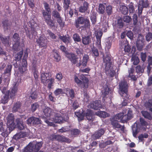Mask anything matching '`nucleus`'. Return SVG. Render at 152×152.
<instances>
[{
    "instance_id": "1",
    "label": "nucleus",
    "mask_w": 152,
    "mask_h": 152,
    "mask_svg": "<svg viewBox=\"0 0 152 152\" xmlns=\"http://www.w3.org/2000/svg\"><path fill=\"white\" fill-rule=\"evenodd\" d=\"M103 64L106 73L109 74L111 77H114L115 74V66L113 64L111 58H103Z\"/></svg>"
},
{
    "instance_id": "2",
    "label": "nucleus",
    "mask_w": 152,
    "mask_h": 152,
    "mask_svg": "<svg viewBox=\"0 0 152 152\" xmlns=\"http://www.w3.org/2000/svg\"><path fill=\"white\" fill-rule=\"evenodd\" d=\"M22 58H15V61L16 62L13 64L15 67L17 68L18 67V70L20 72L23 74L27 71V58H23L21 61Z\"/></svg>"
},
{
    "instance_id": "3",
    "label": "nucleus",
    "mask_w": 152,
    "mask_h": 152,
    "mask_svg": "<svg viewBox=\"0 0 152 152\" xmlns=\"http://www.w3.org/2000/svg\"><path fill=\"white\" fill-rule=\"evenodd\" d=\"M75 26L77 28H89L90 27V21L88 18L79 17L75 21Z\"/></svg>"
},
{
    "instance_id": "4",
    "label": "nucleus",
    "mask_w": 152,
    "mask_h": 152,
    "mask_svg": "<svg viewBox=\"0 0 152 152\" xmlns=\"http://www.w3.org/2000/svg\"><path fill=\"white\" fill-rule=\"evenodd\" d=\"M29 24L31 25V29L26 32L27 36L30 39H32L37 34V32L36 31V29L34 26H35V25L36 24V23L34 22L33 20H32L29 22Z\"/></svg>"
},
{
    "instance_id": "5",
    "label": "nucleus",
    "mask_w": 152,
    "mask_h": 152,
    "mask_svg": "<svg viewBox=\"0 0 152 152\" xmlns=\"http://www.w3.org/2000/svg\"><path fill=\"white\" fill-rule=\"evenodd\" d=\"M145 39L143 36L141 34H139L135 44L138 50L141 51L143 50L145 45Z\"/></svg>"
},
{
    "instance_id": "6",
    "label": "nucleus",
    "mask_w": 152,
    "mask_h": 152,
    "mask_svg": "<svg viewBox=\"0 0 152 152\" xmlns=\"http://www.w3.org/2000/svg\"><path fill=\"white\" fill-rule=\"evenodd\" d=\"M52 17L56 19L57 22L61 27H64L65 26V22L63 18L61 16L59 12L56 10H53L52 13Z\"/></svg>"
},
{
    "instance_id": "7",
    "label": "nucleus",
    "mask_w": 152,
    "mask_h": 152,
    "mask_svg": "<svg viewBox=\"0 0 152 152\" xmlns=\"http://www.w3.org/2000/svg\"><path fill=\"white\" fill-rule=\"evenodd\" d=\"M7 120V127L10 132L12 131L15 126L14 122L15 118L13 114L12 113H10L8 115Z\"/></svg>"
},
{
    "instance_id": "8",
    "label": "nucleus",
    "mask_w": 152,
    "mask_h": 152,
    "mask_svg": "<svg viewBox=\"0 0 152 152\" xmlns=\"http://www.w3.org/2000/svg\"><path fill=\"white\" fill-rule=\"evenodd\" d=\"M50 139L52 140H56L59 142L69 143L71 141L69 138H66L63 135L52 134L50 135Z\"/></svg>"
},
{
    "instance_id": "9",
    "label": "nucleus",
    "mask_w": 152,
    "mask_h": 152,
    "mask_svg": "<svg viewBox=\"0 0 152 152\" xmlns=\"http://www.w3.org/2000/svg\"><path fill=\"white\" fill-rule=\"evenodd\" d=\"M41 121L39 118L32 116L28 118L26 120L27 124L30 125L37 126L41 124Z\"/></svg>"
},
{
    "instance_id": "10",
    "label": "nucleus",
    "mask_w": 152,
    "mask_h": 152,
    "mask_svg": "<svg viewBox=\"0 0 152 152\" xmlns=\"http://www.w3.org/2000/svg\"><path fill=\"white\" fill-rule=\"evenodd\" d=\"M79 78L83 81L82 84L80 86L81 89L87 88L88 87L89 80L83 74H81L78 76Z\"/></svg>"
},
{
    "instance_id": "11",
    "label": "nucleus",
    "mask_w": 152,
    "mask_h": 152,
    "mask_svg": "<svg viewBox=\"0 0 152 152\" xmlns=\"http://www.w3.org/2000/svg\"><path fill=\"white\" fill-rule=\"evenodd\" d=\"M30 144V151L32 152H38L40 149L41 147L42 146V142H37L35 144L31 143Z\"/></svg>"
},
{
    "instance_id": "12",
    "label": "nucleus",
    "mask_w": 152,
    "mask_h": 152,
    "mask_svg": "<svg viewBox=\"0 0 152 152\" xmlns=\"http://www.w3.org/2000/svg\"><path fill=\"white\" fill-rule=\"evenodd\" d=\"M103 34V32L101 30H99L95 33V37L96 39V45L99 49L102 48L101 39Z\"/></svg>"
},
{
    "instance_id": "13",
    "label": "nucleus",
    "mask_w": 152,
    "mask_h": 152,
    "mask_svg": "<svg viewBox=\"0 0 152 152\" xmlns=\"http://www.w3.org/2000/svg\"><path fill=\"white\" fill-rule=\"evenodd\" d=\"M88 107L90 108L95 110H97L99 108H101L102 106L101 104L100 101L96 100L91 102L88 105Z\"/></svg>"
},
{
    "instance_id": "14",
    "label": "nucleus",
    "mask_w": 152,
    "mask_h": 152,
    "mask_svg": "<svg viewBox=\"0 0 152 152\" xmlns=\"http://www.w3.org/2000/svg\"><path fill=\"white\" fill-rule=\"evenodd\" d=\"M52 76L50 72L42 73L41 75V83L45 85L47 84V81L50 79Z\"/></svg>"
},
{
    "instance_id": "15",
    "label": "nucleus",
    "mask_w": 152,
    "mask_h": 152,
    "mask_svg": "<svg viewBox=\"0 0 152 152\" xmlns=\"http://www.w3.org/2000/svg\"><path fill=\"white\" fill-rule=\"evenodd\" d=\"M59 49L64 53L66 56L69 57H75V54L72 52L69 53L68 51V49L64 45H61L60 46Z\"/></svg>"
},
{
    "instance_id": "16",
    "label": "nucleus",
    "mask_w": 152,
    "mask_h": 152,
    "mask_svg": "<svg viewBox=\"0 0 152 152\" xmlns=\"http://www.w3.org/2000/svg\"><path fill=\"white\" fill-rule=\"evenodd\" d=\"M0 131L2 132L1 134L3 137H6L8 136L9 133L7 127L1 122H0Z\"/></svg>"
},
{
    "instance_id": "17",
    "label": "nucleus",
    "mask_w": 152,
    "mask_h": 152,
    "mask_svg": "<svg viewBox=\"0 0 152 152\" xmlns=\"http://www.w3.org/2000/svg\"><path fill=\"white\" fill-rule=\"evenodd\" d=\"M35 60H36V58H34ZM36 61L33 62L32 63V71L33 73V75L35 80H37L39 76L38 72L37 69V66L36 65Z\"/></svg>"
},
{
    "instance_id": "18",
    "label": "nucleus",
    "mask_w": 152,
    "mask_h": 152,
    "mask_svg": "<svg viewBox=\"0 0 152 152\" xmlns=\"http://www.w3.org/2000/svg\"><path fill=\"white\" fill-rule=\"evenodd\" d=\"M45 37L44 35H41L37 40V42L40 47H44L46 46V44L45 42Z\"/></svg>"
},
{
    "instance_id": "19",
    "label": "nucleus",
    "mask_w": 152,
    "mask_h": 152,
    "mask_svg": "<svg viewBox=\"0 0 152 152\" xmlns=\"http://www.w3.org/2000/svg\"><path fill=\"white\" fill-rule=\"evenodd\" d=\"M105 131V130L103 129H101L98 130L94 134V137L95 139H99L104 134Z\"/></svg>"
},
{
    "instance_id": "20",
    "label": "nucleus",
    "mask_w": 152,
    "mask_h": 152,
    "mask_svg": "<svg viewBox=\"0 0 152 152\" xmlns=\"http://www.w3.org/2000/svg\"><path fill=\"white\" fill-rule=\"evenodd\" d=\"M16 128L19 130H22L24 129L25 126L23 124V122L20 118H17L16 120Z\"/></svg>"
},
{
    "instance_id": "21",
    "label": "nucleus",
    "mask_w": 152,
    "mask_h": 152,
    "mask_svg": "<svg viewBox=\"0 0 152 152\" xmlns=\"http://www.w3.org/2000/svg\"><path fill=\"white\" fill-rule=\"evenodd\" d=\"M0 38L2 43L5 46H9L11 44L10 37L9 36L5 37H1L0 36Z\"/></svg>"
},
{
    "instance_id": "22",
    "label": "nucleus",
    "mask_w": 152,
    "mask_h": 152,
    "mask_svg": "<svg viewBox=\"0 0 152 152\" xmlns=\"http://www.w3.org/2000/svg\"><path fill=\"white\" fill-rule=\"evenodd\" d=\"M63 115V114L60 113H56L54 118L55 122L58 123H62L64 120Z\"/></svg>"
},
{
    "instance_id": "23",
    "label": "nucleus",
    "mask_w": 152,
    "mask_h": 152,
    "mask_svg": "<svg viewBox=\"0 0 152 152\" xmlns=\"http://www.w3.org/2000/svg\"><path fill=\"white\" fill-rule=\"evenodd\" d=\"M89 58H83L81 60V58H79L80 59L79 60L80 61L79 63H77L76 64V66L80 67L81 66H82L83 67L86 66L88 60Z\"/></svg>"
},
{
    "instance_id": "24",
    "label": "nucleus",
    "mask_w": 152,
    "mask_h": 152,
    "mask_svg": "<svg viewBox=\"0 0 152 152\" xmlns=\"http://www.w3.org/2000/svg\"><path fill=\"white\" fill-rule=\"evenodd\" d=\"M119 86L120 92L128 91V86L126 82L125 81L121 82L119 84Z\"/></svg>"
},
{
    "instance_id": "25",
    "label": "nucleus",
    "mask_w": 152,
    "mask_h": 152,
    "mask_svg": "<svg viewBox=\"0 0 152 152\" xmlns=\"http://www.w3.org/2000/svg\"><path fill=\"white\" fill-rule=\"evenodd\" d=\"M82 42L84 45H88L91 42L90 36L89 35L84 36L82 38Z\"/></svg>"
},
{
    "instance_id": "26",
    "label": "nucleus",
    "mask_w": 152,
    "mask_h": 152,
    "mask_svg": "<svg viewBox=\"0 0 152 152\" xmlns=\"http://www.w3.org/2000/svg\"><path fill=\"white\" fill-rule=\"evenodd\" d=\"M111 124L114 128H121V131H124L125 128L124 126H121L118 123V121L116 120L113 121L111 122Z\"/></svg>"
},
{
    "instance_id": "27",
    "label": "nucleus",
    "mask_w": 152,
    "mask_h": 152,
    "mask_svg": "<svg viewBox=\"0 0 152 152\" xmlns=\"http://www.w3.org/2000/svg\"><path fill=\"white\" fill-rule=\"evenodd\" d=\"M27 134L26 132H20L18 133H17L13 136L14 139L18 140L21 138H23L26 137Z\"/></svg>"
},
{
    "instance_id": "28",
    "label": "nucleus",
    "mask_w": 152,
    "mask_h": 152,
    "mask_svg": "<svg viewBox=\"0 0 152 152\" xmlns=\"http://www.w3.org/2000/svg\"><path fill=\"white\" fill-rule=\"evenodd\" d=\"M59 38L63 42L66 44H68L70 42L71 37L68 35L67 36L66 35L61 36L59 35Z\"/></svg>"
},
{
    "instance_id": "29",
    "label": "nucleus",
    "mask_w": 152,
    "mask_h": 152,
    "mask_svg": "<svg viewBox=\"0 0 152 152\" xmlns=\"http://www.w3.org/2000/svg\"><path fill=\"white\" fill-rule=\"evenodd\" d=\"M114 38V37H109L105 43V48L108 50L111 48L112 45V41Z\"/></svg>"
},
{
    "instance_id": "30",
    "label": "nucleus",
    "mask_w": 152,
    "mask_h": 152,
    "mask_svg": "<svg viewBox=\"0 0 152 152\" xmlns=\"http://www.w3.org/2000/svg\"><path fill=\"white\" fill-rule=\"evenodd\" d=\"M63 8L65 11L68 10L71 4L70 0H64L63 2Z\"/></svg>"
},
{
    "instance_id": "31",
    "label": "nucleus",
    "mask_w": 152,
    "mask_h": 152,
    "mask_svg": "<svg viewBox=\"0 0 152 152\" xmlns=\"http://www.w3.org/2000/svg\"><path fill=\"white\" fill-rule=\"evenodd\" d=\"M85 116L88 120L90 121H93L92 112L90 109H87L85 114Z\"/></svg>"
},
{
    "instance_id": "32",
    "label": "nucleus",
    "mask_w": 152,
    "mask_h": 152,
    "mask_svg": "<svg viewBox=\"0 0 152 152\" xmlns=\"http://www.w3.org/2000/svg\"><path fill=\"white\" fill-rule=\"evenodd\" d=\"M66 94L68 97H69L72 99H73L75 96V92L72 89H70L69 88L66 89Z\"/></svg>"
},
{
    "instance_id": "33",
    "label": "nucleus",
    "mask_w": 152,
    "mask_h": 152,
    "mask_svg": "<svg viewBox=\"0 0 152 152\" xmlns=\"http://www.w3.org/2000/svg\"><path fill=\"white\" fill-rule=\"evenodd\" d=\"M141 113L142 115L146 119H148L150 121L152 119V117L151 114L148 112L142 110L141 111Z\"/></svg>"
},
{
    "instance_id": "34",
    "label": "nucleus",
    "mask_w": 152,
    "mask_h": 152,
    "mask_svg": "<svg viewBox=\"0 0 152 152\" xmlns=\"http://www.w3.org/2000/svg\"><path fill=\"white\" fill-rule=\"evenodd\" d=\"M44 115L47 117L50 116L52 114V110L49 107H45L43 110Z\"/></svg>"
},
{
    "instance_id": "35",
    "label": "nucleus",
    "mask_w": 152,
    "mask_h": 152,
    "mask_svg": "<svg viewBox=\"0 0 152 152\" xmlns=\"http://www.w3.org/2000/svg\"><path fill=\"white\" fill-rule=\"evenodd\" d=\"M2 26L4 30H8L11 25L9 20L7 19L3 20L2 21Z\"/></svg>"
},
{
    "instance_id": "36",
    "label": "nucleus",
    "mask_w": 152,
    "mask_h": 152,
    "mask_svg": "<svg viewBox=\"0 0 152 152\" xmlns=\"http://www.w3.org/2000/svg\"><path fill=\"white\" fill-rule=\"evenodd\" d=\"M96 114L99 117L103 118H105L109 116L108 114L104 111H97Z\"/></svg>"
},
{
    "instance_id": "37",
    "label": "nucleus",
    "mask_w": 152,
    "mask_h": 152,
    "mask_svg": "<svg viewBox=\"0 0 152 152\" xmlns=\"http://www.w3.org/2000/svg\"><path fill=\"white\" fill-rule=\"evenodd\" d=\"M50 12H46L44 10L42 11V15L45 21L51 18V15L49 13Z\"/></svg>"
},
{
    "instance_id": "38",
    "label": "nucleus",
    "mask_w": 152,
    "mask_h": 152,
    "mask_svg": "<svg viewBox=\"0 0 152 152\" xmlns=\"http://www.w3.org/2000/svg\"><path fill=\"white\" fill-rule=\"evenodd\" d=\"M12 39L14 42H20V37L19 34L17 33H14L12 35Z\"/></svg>"
},
{
    "instance_id": "39",
    "label": "nucleus",
    "mask_w": 152,
    "mask_h": 152,
    "mask_svg": "<svg viewBox=\"0 0 152 152\" xmlns=\"http://www.w3.org/2000/svg\"><path fill=\"white\" fill-rule=\"evenodd\" d=\"M55 81V79L53 78H51L47 81L48 83V88L50 90L52 88V86H53V84Z\"/></svg>"
},
{
    "instance_id": "40",
    "label": "nucleus",
    "mask_w": 152,
    "mask_h": 152,
    "mask_svg": "<svg viewBox=\"0 0 152 152\" xmlns=\"http://www.w3.org/2000/svg\"><path fill=\"white\" fill-rule=\"evenodd\" d=\"M20 42H15L13 44L12 49L15 51H18L20 50Z\"/></svg>"
},
{
    "instance_id": "41",
    "label": "nucleus",
    "mask_w": 152,
    "mask_h": 152,
    "mask_svg": "<svg viewBox=\"0 0 152 152\" xmlns=\"http://www.w3.org/2000/svg\"><path fill=\"white\" fill-rule=\"evenodd\" d=\"M136 51V47L135 46H133L132 47L131 51L129 54H131V56H130V57H138L137 56V52L135 53Z\"/></svg>"
},
{
    "instance_id": "42",
    "label": "nucleus",
    "mask_w": 152,
    "mask_h": 152,
    "mask_svg": "<svg viewBox=\"0 0 152 152\" xmlns=\"http://www.w3.org/2000/svg\"><path fill=\"white\" fill-rule=\"evenodd\" d=\"M17 88L15 86H13V87L12 88L10 94V97L11 99L13 98L15 96V94L17 91Z\"/></svg>"
},
{
    "instance_id": "43",
    "label": "nucleus",
    "mask_w": 152,
    "mask_h": 152,
    "mask_svg": "<svg viewBox=\"0 0 152 152\" xmlns=\"http://www.w3.org/2000/svg\"><path fill=\"white\" fill-rule=\"evenodd\" d=\"M38 94L37 91L35 90L33 91H31L30 93V98L33 100H35L37 98Z\"/></svg>"
},
{
    "instance_id": "44",
    "label": "nucleus",
    "mask_w": 152,
    "mask_h": 152,
    "mask_svg": "<svg viewBox=\"0 0 152 152\" xmlns=\"http://www.w3.org/2000/svg\"><path fill=\"white\" fill-rule=\"evenodd\" d=\"M110 89L109 88H105L104 90V92L102 93V97L103 99L102 100L104 101L105 100V98L107 97V96L109 94L110 91Z\"/></svg>"
},
{
    "instance_id": "45",
    "label": "nucleus",
    "mask_w": 152,
    "mask_h": 152,
    "mask_svg": "<svg viewBox=\"0 0 152 152\" xmlns=\"http://www.w3.org/2000/svg\"><path fill=\"white\" fill-rule=\"evenodd\" d=\"M120 10L121 12L124 15L127 14L128 13V9L125 6H123L122 7H121Z\"/></svg>"
},
{
    "instance_id": "46",
    "label": "nucleus",
    "mask_w": 152,
    "mask_h": 152,
    "mask_svg": "<svg viewBox=\"0 0 152 152\" xmlns=\"http://www.w3.org/2000/svg\"><path fill=\"white\" fill-rule=\"evenodd\" d=\"M120 95L124 99H128L129 98V95L128 94V91H126L120 92Z\"/></svg>"
},
{
    "instance_id": "47",
    "label": "nucleus",
    "mask_w": 152,
    "mask_h": 152,
    "mask_svg": "<svg viewBox=\"0 0 152 152\" xmlns=\"http://www.w3.org/2000/svg\"><path fill=\"white\" fill-rule=\"evenodd\" d=\"M133 23V24L134 26L135 27L137 26L138 24V17L137 14H134L132 17Z\"/></svg>"
},
{
    "instance_id": "48",
    "label": "nucleus",
    "mask_w": 152,
    "mask_h": 152,
    "mask_svg": "<svg viewBox=\"0 0 152 152\" xmlns=\"http://www.w3.org/2000/svg\"><path fill=\"white\" fill-rule=\"evenodd\" d=\"M73 38L74 41L75 42H79L81 41V38L77 33H75L73 35Z\"/></svg>"
},
{
    "instance_id": "49",
    "label": "nucleus",
    "mask_w": 152,
    "mask_h": 152,
    "mask_svg": "<svg viewBox=\"0 0 152 152\" xmlns=\"http://www.w3.org/2000/svg\"><path fill=\"white\" fill-rule=\"evenodd\" d=\"M106 11L107 15L110 16L113 13V7L112 6L109 5L106 7Z\"/></svg>"
},
{
    "instance_id": "50",
    "label": "nucleus",
    "mask_w": 152,
    "mask_h": 152,
    "mask_svg": "<svg viewBox=\"0 0 152 152\" xmlns=\"http://www.w3.org/2000/svg\"><path fill=\"white\" fill-rule=\"evenodd\" d=\"M122 19L124 22L126 23H129L132 20L131 17L128 15L124 16Z\"/></svg>"
},
{
    "instance_id": "51",
    "label": "nucleus",
    "mask_w": 152,
    "mask_h": 152,
    "mask_svg": "<svg viewBox=\"0 0 152 152\" xmlns=\"http://www.w3.org/2000/svg\"><path fill=\"white\" fill-rule=\"evenodd\" d=\"M9 99V95L5 94L1 99V103L4 104L7 103L8 102Z\"/></svg>"
},
{
    "instance_id": "52",
    "label": "nucleus",
    "mask_w": 152,
    "mask_h": 152,
    "mask_svg": "<svg viewBox=\"0 0 152 152\" xmlns=\"http://www.w3.org/2000/svg\"><path fill=\"white\" fill-rule=\"evenodd\" d=\"M75 114L78 117V120L81 121L84 119V115L82 113L78 112H75Z\"/></svg>"
},
{
    "instance_id": "53",
    "label": "nucleus",
    "mask_w": 152,
    "mask_h": 152,
    "mask_svg": "<svg viewBox=\"0 0 152 152\" xmlns=\"http://www.w3.org/2000/svg\"><path fill=\"white\" fill-rule=\"evenodd\" d=\"M21 106V103L19 102H17L14 104L13 109L14 111L16 112L20 108Z\"/></svg>"
},
{
    "instance_id": "54",
    "label": "nucleus",
    "mask_w": 152,
    "mask_h": 152,
    "mask_svg": "<svg viewBox=\"0 0 152 152\" xmlns=\"http://www.w3.org/2000/svg\"><path fill=\"white\" fill-rule=\"evenodd\" d=\"M105 6L102 4H99V13L103 14L104 13L105 10Z\"/></svg>"
},
{
    "instance_id": "55",
    "label": "nucleus",
    "mask_w": 152,
    "mask_h": 152,
    "mask_svg": "<svg viewBox=\"0 0 152 152\" xmlns=\"http://www.w3.org/2000/svg\"><path fill=\"white\" fill-rule=\"evenodd\" d=\"M39 107V105L37 102H35L31 105V110L32 112L35 111Z\"/></svg>"
},
{
    "instance_id": "56",
    "label": "nucleus",
    "mask_w": 152,
    "mask_h": 152,
    "mask_svg": "<svg viewBox=\"0 0 152 152\" xmlns=\"http://www.w3.org/2000/svg\"><path fill=\"white\" fill-rule=\"evenodd\" d=\"M54 93L55 95L57 96L60 94H64V92L62 89L58 88L54 91Z\"/></svg>"
},
{
    "instance_id": "57",
    "label": "nucleus",
    "mask_w": 152,
    "mask_h": 152,
    "mask_svg": "<svg viewBox=\"0 0 152 152\" xmlns=\"http://www.w3.org/2000/svg\"><path fill=\"white\" fill-rule=\"evenodd\" d=\"M130 13H133L135 11L134 4L133 3L131 2L128 5Z\"/></svg>"
},
{
    "instance_id": "58",
    "label": "nucleus",
    "mask_w": 152,
    "mask_h": 152,
    "mask_svg": "<svg viewBox=\"0 0 152 152\" xmlns=\"http://www.w3.org/2000/svg\"><path fill=\"white\" fill-rule=\"evenodd\" d=\"M12 65H7V67H6V69H5L4 73L5 74L7 73L10 74L11 71V69L12 68Z\"/></svg>"
},
{
    "instance_id": "59",
    "label": "nucleus",
    "mask_w": 152,
    "mask_h": 152,
    "mask_svg": "<svg viewBox=\"0 0 152 152\" xmlns=\"http://www.w3.org/2000/svg\"><path fill=\"white\" fill-rule=\"evenodd\" d=\"M92 55L93 56H94L97 57L99 56V53L97 49L95 47H93L92 49Z\"/></svg>"
},
{
    "instance_id": "60",
    "label": "nucleus",
    "mask_w": 152,
    "mask_h": 152,
    "mask_svg": "<svg viewBox=\"0 0 152 152\" xmlns=\"http://www.w3.org/2000/svg\"><path fill=\"white\" fill-rule=\"evenodd\" d=\"M139 4H141V5L144 8H147L149 5L148 0H146L145 1L144 0H141L140 1Z\"/></svg>"
},
{
    "instance_id": "61",
    "label": "nucleus",
    "mask_w": 152,
    "mask_h": 152,
    "mask_svg": "<svg viewBox=\"0 0 152 152\" xmlns=\"http://www.w3.org/2000/svg\"><path fill=\"white\" fill-rule=\"evenodd\" d=\"M47 24L51 28H53L55 26L54 23L53 21L50 18L45 21Z\"/></svg>"
},
{
    "instance_id": "62",
    "label": "nucleus",
    "mask_w": 152,
    "mask_h": 152,
    "mask_svg": "<svg viewBox=\"0 0 152 152\" xmlns=\"http://www.w3.org/2000/svg\"><path fill=\"white\" fill-rule=\"evenodd\" d=\"M117 25L118 27L121 28L123 27L124 26V23L123 22V20L121 18L118 19L117 20Z\"/></svg>"
},
{
    "instance_id": "63",
    "label": "nucleus",
    "mask_w": 152,
    "mask_h": 152,
    "mask_svg": "<svg viewBox=\"0 0 152 152\" xmlns=\"http://www.w3.org/2000/svg\"><path fill=\"white\" fill-rule=\"evenodd\" d=\"M74 80L77 85L80 87V86L82 84V81L80 80L76 75H75L74 76Z\"/></svg>"
},
{
    "instance_id": "64",
    "label": "nucleus",
    "mask_w": 152,
    "mask_h": 152,
    "mask_svg": "<svg viewBox=\"0 0 152 152\" xmlns=\"http://www.w3.org/2000/svg\"><path fill=\"white\" fill-rule=\"evenodd\" d=\"M80 131L78 129H74L71 131V133L74 135H78L80 133Z\"/></svg>"
}]
</instances>
